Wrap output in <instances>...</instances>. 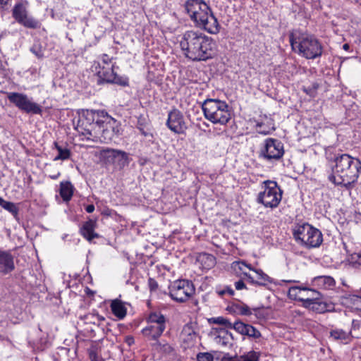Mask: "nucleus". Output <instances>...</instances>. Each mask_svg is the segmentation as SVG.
Listing matches in <instances>:
<instances>
[{
    "label": "nucleus",
    "mask_w": 361,
    "mask_h": 361,
    "mask_svg": "<svg viewBox=\"0 0 361 361\" xmlns=\"http://www.w3.org/2000/svg\"><path fill=\"white\" fill-rule=\"evenodd\" d=\"M293 235L297 240L309 248L319 247L323 241L321 231L308 224L296 226Z\"/></svg>",
    "instance_id": "obj_7"
},
{
    "label": "nucleus",
    "mask_w": 361,
    "mask_h": 361,
    "mask_svg": "<svg viewBox=\"0 0 361 361\" xmlns=\"http://www.w3.org/2000/svg\"><path fill=\"white\" fill-rule=\"evenodd\" d=\"M112 58H110L107 54H103L101 58L102 66L110 67L111 63Z\"/></svg>",
    "instance_id": "obj_40"
},
{
    "label": "nucleus",
    "mask_w": 361,
    "mask_h": 361,
    "mask_svg": "<svg viewBox=\"0 0 361 361\" xmlns=\"http://www.w3.org/2000/svg\"><path fill=\"white\" fill-rule=\"evenodd\" d=\"M348 261L350 264L355 268L361 267V250L352 253L349 255Z\"/></svg>",
    "instance_id": "obj_33"
},
{
    "label": "nucleus",
    "mask_w": 361,
    "mask_h": 361,
    "mask_svg": "<svg viewBox=\"0 0 361 361\" xmlns=\"http://www.w3.org/2000/svg\"><path fill=\"white\" fill-rule=\"evenodd\" d=\"M148 326L142 329V334L153 340H157L166 329V319L161 313L153 312L149 315Z\"/></svg>",
    "instance_id": "obj_11"
},
{
    "label": "nucleus",
    "mask_w": 361,
    "mask_h": 361,
    "mask_svg": "<svg viewBox=\"0 0 361 361\" xmlns=\"http://www.w3.org/2000/svg\"><path fill=\"white\" fill-rule=\"evenodd\" d=\"M235 288L237 290H242V289L246 288V286L243 281L240 280L235 283Z\"/></svg>",
    "instance_id": "obj_43"
},
{
    "label": "nucleus",
    "mask_w": 361,
    "mask_h": 361,
    "mask_svg": "<svg viewBox=\"0 0 361 361\" xmlns=\"http://www.w3.org/2000/svg\"><path fill=\"white\" fill-rule=\"evenodd\" d=\"M209 321L210 323L221 325L227 329H233V324L223 317H213L209 319Z\"/></svg>",
    "instance_id": "obj_34"
},
{
    "label": "nucleus",
    "mask_w": 361,
    "mask_h": 361,
    "mask_svg": "<svg viewBox=\"0 0 361 361\" xmlns=\"http://www.w3.org/2000/svg\"><path fill=\"white\" fill-rule=\"evenodd\" d=\"M157 349L165 354H171L173 352V348L168 343H161L160 342L157 343Z\"/></svg>",
    "instance_id": "obj_36"
},
{
    "label": "nucleus",
    "mask_w": 361,
    "mask_h": 361,
    "mask_svg": "<svg viewBox=\"0 0 361 361\" xmlns=\"http://www.w3.org/2000/svg\"><path fill=\"white\" fill-rule=\"evenodd\" d=\"M218 293H219V295H223L226 294V290L224 289L222 290H220V291L218 292Z\"/></svg>",
    "instance_id": "obj_49"
},
{
    "label": "nucleus",
    "mask_w": 361,
    "mask_h": 361,
    "mask_svg": "<svg viewBox=\"0 0 361 361\" xmlns=\"http://www.w3.org/2000/svg\"><path fill=\"white\" fill-rule=\"evenodd\" d=\"M2 207L13 214H16L18 212L16 206L14 203L11 202L5 201Z\"/></svg>",
    "instance_id": "obj_38"
},
{
    "label": "nucleus",
    "mask_w": 361,
    "mask_h": 361,
    "mask_svg": "<svg viewBox=\"0 0 361 361\" xmlns=\"http://www.w3.org/2000/svg\"><path fill=\"white\" fill-rule=\"evenodd\" d=\"M287 282L290 283V282H295V281L289 280V281H287Z\"/></svg>",
    "instance_id": "obj_54"
},
{
    "label": "nucleus",
    "mask_w": 361,
    "mask_h": 361,
    "mask_svg": "<svg viewBox=\"0 0 361 361\" xmlns=\"http://www.w3.org/2000/svg\"><path fill=\"white\" fill-rule=\"evenodd\" d=\"M232 326L233 329L242 335H246L253 338H259L261 336L260 332L255 327L242 322H235Z\"/></svg>",
    "instance_id": "obj_21"
},
{
    "label": "nucleus",
    "mask_w": 361,
    "mask_h": 361,
    "mask_svg": "<svg viewBox=\"0 0 361 361\" xmlns=\"http://www.w3.org/2000/svg\"><path fill=\"white\" fill-rule=\"evenodd\" d=\"M254 274L247 275V279L252 283L260 286H265L268 283H272V279L265 274L262 269L252 268L251 270Z\"/></svg>",
    "instance_id": "obj_20"
},
{
    "label": "nucleus",
    "mask_w": 361,
    "mask_h": 361,
    "mask_svg": "<svg viewBox=\"0 0 361 361\" xmlns=\"http://www.w3.org/2000/svg\"><path fill=\"white\" fill-rule=\"evenodd\" d=\"M30 51L39 59L44 57V49L39 42H35Z\"/></svg>",
    "instance_id": "obj_35"
},
{
    "label": "nucleus",
    "mask_w": 361,
    "mask_h": 361,
    "mask_svg": "<svg viewBox=\"0 0 361 361\" xmlns=\"http://www.w3.org/2000/svg\"><path fill=\"white\" fill-rule=\"evenodd\" d=\"M185 8L197 27L211 34L219 32L220 25L216 18L203 0H188Z\"/></svg>",
    "instance_id": "obj_4"
},
{
    "label": "nucleus",
    "mask_w": 361,
    "mask_h": 361,
    "mask_svg": "<svg viewBox=\"0 0 361 361\" xmlns=\"http://www.w3.org/2000/svg\"><path fill=\"white\" fill-rule=\"evenodd\" d=\"M90 357L92 361H104V360L99 358L96 355H91Z\"/></svg>",
    "instance_id": "obj_45"
},
{
    "label": "nucleus",
    "mask_w": 361,
    "mask_h": 361,
    "mask_svg": "<svg viewBox=\"0 0 361 361\" xmlns=\"http://www.w3.org/2000/svg\"><path fill=\"white\" fill-rule=\"evenodd\" d=\"M55 147L58 151V154L55 157L54 161L57 160H67L71 157V151L66 147H62L59 145L57 142L54 143Z\"/></svg>",
    "instance_id": "obj_28"
},
{
    "label": "nucleus",
    "mask_w": 361,
    "mask_h": 361,
    "mask_svg": "<svg viewBox=\"0 0 361 361\" xmlns=\"http://www.w3.org/2000/svg\"><path fill=\"white\" fill-rule=\"evenodd\" d=\"M288 295L289 298L298 300L302 302V307L307 305L317 299L322 298V294L312 288L305 286H292L288 289Z\"/></svg>",
    "instance_id": "obj_10"
},
{
    "label": "nucleus",
    "mask_w": 361,
    "mask_h": 361,
    "mask_svg": "<svg viewBox=\"0 0 361 361\" xmlns=\"http://www.w3.org/2000/svg\"><path fill=\"white\" fill-rule=\"evenodd\" d=\"M79 122L87 140L107 143L114 136L116 121L104 111L86 110Z\"/></svg>",
    "instance_id": "obj_1"
},
{
    "label": "nucleus",
    "mask_w": 361,
    "mask_h": 361,
    "mask_svg": "<svg viewBox=\"0 0 361 361\" xmlns=\"http://www.w3.org/2000/svg\"><path fill=\"white\" fill-rule=\"evenodd\" d=\"M11 0H0V9L6 10Z\"/></svg>",
    "instance_id": "obj_42"
},
{
    "label": "nucleus",
    "mask_w": 361,
    "mask_h": 361,
    "mask_svg": "<svg viewBox=\"0 0 361 361\" xmlns=\"http://www.w3.org/2000/svg\"><path fill=\"white\" fill-rule=\"evenodd\" d=\"M231 267L236 274H243L247 278L250 274L246 270L249 269L251 271L253 268L251 264H247L244 261H235L231 264Z\"/></svg>",
    "instance_id": "obj_23"
},
{
    "label": "nucleus",
    "mask_w": 361,
    "mask_h": 361,
    "mask_svg": "<svg viewBox=\"0 0 361 361\" xmlns=\"http://www.w3.org/2000/svg\"><path fill=\"white\" fill-rule=\"evenodd\" d=\"M180 338L185 343V348H189L195 344L197 333L192 324L184 325L180 334Z\"/></svg>",
    "instance_id": "obj_19"
},
{
    "label": "nucleus",
    "mask_w": 361,
    "mask_h": 361,
    "mask_svg": "<svg viewBox=\"0 0 361 361\" xmlns=\"http://www.w3.org/2000/svg\"><path fill=\"white\" fill-rule=\"evenodd\" d=\"M197 361H214V357L209 353H200L197 356Z\"/></svg>",
    "instance_id": "obj_39"
},
{
    "label": "nucleus",
    "mask_w": 361,
    "mask_h": 361,
    "mask_svg": "<svg viewBox=\"0 0 361 361\" xmlns=\"http://www.w3.org/2000/svg\"><path fill=\"white\" fill-rule=\"evenodd\" d=\"M259 133H262V134H264V135H267V134L269 133V131H266V130H259Z\"/></svg>",
    "instance_id": "obj_50"
},
{
    "label": "nucleus",
    "mask_w": 361,
    "mask_h": 361,
    "mask_svg": "<svg viewBox=\"0 0 361 361\" xmlns=\"http://www.w3.org/2000/svg\"><path fill=\"white\" fill-rule=\"evenodd\" d=\"M148 286L151 291H154L158 288L157 282L152 278H149L148 280Z\"/></svg>",
    "instance_id": "obj_41"
},
{
    "label": "nucleus",
    "mask_w": 361,
    "mask_h": 361,
    "mask_svg": "<svg viewBox=\"0 0 361 361\" xmlns=\"http://www.w3.org/2000/svg\"><path fill=\"white\" fill-rule=\"evenodd\" d=\"M6 94L9 102L20 110L34 114H39L42 112L40 106L32 102L26 94L18 92H7Z\"/></svg>",
    "instance_id": "obj_12"
},
{
    "label": "nucleus",
    "mask_w": 361,
    "mask_h": 361,
    "mask_svg": "<svg viewBox=\"0 0 361 361\" xmlns=\"http://www.w3.org/2000/svg\"><path fill=\"white\" fill-rule=\"evenodd\" d=\"M351 331L348 332L342 329H335L330 332L331 337L337 341H346L349 338Z\"/></svg>",
    "instance_id": "obj_29"
},
{
    "label": "nucleus",
    "mask_w": 361,
    "mask_h": 361,
    "mask_svg": "<svg viewBox=\"0 0 361 361\" xmlns=\"http://www.w3.org/2000/svg\"><path fill=\"white\" fill-rule=\"evenodd\" d=\"M85 210L87 213H92L94 210V206L93 204H88L86 207Z\"/></svg>",
    "instance_id": "obj_44"
},
{
    "label": "nucleus",
    "mask_w": 361,
    "mask_h": 361,
    "mask_svg": "<svg viewBox=\"0 0 361 361\" xmlns=\"http://www.w3.org/2000/svg\"><path fill=\"white\" fill-rule=\"evenodd\" d=\"M292 49L307 59H314L322 56L323 47L313 35L295 30L289 35Z\"/></svg>",
    "instance_id": "obj_5"
},
{
    "label": "nucleus",
    "mask_w": 361,
    "mask_h": 361,
    "mask_svg": "<svg viewBox=\"0 0 361 361\" xmlns=\"http://www.w3.org/2000/svg\"><path fill=\"white\" fill-rule=\"evenodd\" d=\"M335 165L329 180L336 185L350 186L357 181L361 171V161L347 154L337 156L334 159Z\"/></svg>",
    "instance_id": "obj_3"
},
{
    "label": "nucleus",
    "mask_w": 361,
    "mask_h": 361,
    "mask_svg": "<svg viewBox=\"0 0 361 361\" xmlns=\"http://www.w3.org/2000/svg\"><path fill=\"white\" fill-rule=\"evenodd\" d=\"M166 126L177 134L183 133L187 128L183 116L178 109H173L169 113Z\"/></svg>",
    "instance_id": "obj_17"
},
{
    "label": "nucleus",
    "mask_w": 361,
    "mask_h": 361,
    "mask_svg": "<svg viewBox=\"0 0 361 361\" xmlns=\"http://www.w3.org/2000/svg\"><path fill=\"white\" fill-rule=\"evenodd\" d=\"M361 332V328H358L357 326L356 327V333H360Z\"/></svg>",
    "instance_id": "obj_52"
},
{
    "label": "nucleus",
    "mask_w": 361,
    "mask_h": 361,
    "mask_svg": "<svg viewBox=\"0 0 361 361\" xmlns=\"http://www.w3.org/2000/svg\"><path fill=\"white\" fill-rule=\"evenodd\" d=\"M204 117L214 124L226 125L231 119V112L226 102L207 99L202 104Z\"/></svg>",
    "instance_id": "obj_6"
},
{
    "label": "nucleus",
    "mask_w": 361,
    "mask_h": 361,
    "mask_svg": "<svg viewBox=\"0 0 361 361\" xmlns=\"http://www.w3.org/2000/svg\"><path fill=\"white\" fill-rule=\"evenodd\" d=\"M96 222L92 219L86 221L80 228L81 235L88 241H91L95 238H98L99 235L94 232Z\"/></svg>",
    "instance_id": "obj_22"
},
{
    "label": "nucleus",
    "mask_w": 361,
    "mask_h": 361,
    "mask_svg": "<svg viewBox=\"0 0 361 361\" xmlns=\"http://www.w3.org/2000/svg\"><path fill=\"white\" fill-rule=\"evenodd\" d=\"M232 307L235 312L241 315L248 316L252 314L250 308L244 303H235Z\"/></svg>",
    "instance_id": "obj_31"
},
{
    "label": "nucleus",
    "mask_w": 361,
    "mask_h": 361,
    "mask_svg": "<svg viewBox=\"0 0 361 361\" xmlns=\"http://www.w3.org/2000/svg\"><path fill=\"white\" fill-rule=\"evenodd\" d=\"M352 336L360 338L361 337V321H353V327L351 330Z\"/></svg>",
    "instance_id": "obj_37"
},
{
    "label": "nucleus",
    "mask_w": 361,
    "mask_h": 361,
    "mask_svg": "<svg viewBox=\"0 0 361 361\" xmlns=\"http://www.w3.org/2000/svg\"><path fill=\"white\" fill-rule=\"evenodd\" d=\"M264 190L258 194L257 202L265 207H278L282 199V190L276 182L266 180L263 182Z\"/></svg>",
    "instance_id": "obj_8"
},
{
    "label": "nucleus",
    "mask_w": 361,
    "mask_h": 361,
    "mask_svg": "<svg viewBox=\"0 0 361 361\" xmlns=\"http://www.w3.org/2000/svg\"><path fill=\"white\" fill-rule=\"evenodd\" d=\"M328 305L322 300V298L310 302L305 308L312 310L317 313H324L328 311Z\"/></svg>",
    "instance_id": "obj_27"
},
{
    "label": "nucleus",
    "mask_w": 361,
    "mask_h": 361,
    "mask_svg": "<svg viewBox=\"0 0 361 361\" xmlns=\"http://www.w3.org/2000/svg\"><path fill=\"white\" fill-rule=\"evenodd\" d=\"M12 16L17 23L25 27L37 29L40 27V23L28 15L26 6L22 3H18L14 6L12 9Z\"/></svg>",
    "instance_id": "obj_13"
},
{
    "label": "nucleus",
    "mask_w": 361,
    "mask_h": 361,
    "mask_svg": "<svg viewBox=\"0 0 361 361\" xmlns=\"http://www.w3.org/2000/svg\"><path fill=\"white\" fill-rule=\"evenodd\" d=\"M142 134L144 135L145 136H147V133L143 130H142Z\"/></svg>",
    "instance_id": "obj_53"
},
{
    "label": "nucleus",
    "mask_w": 361,
    "mask_h": 361,
    "mask_svg": "<svg viewBox=\"0 0 361 361\" xmlns=\"http://www.w3.org/2000/svg\"><path fill=\"white\" fill-rule=\"evenodd\" d=\"M221 361H259V354L255 351H250L245 355L239 357L224 356Z\"/></svg>",
    "instance_id": "obj_24"
},
{
    "label": "nucleus",
    "mask_w": 361,
    "mask_h": 361,
    "mask_svg": "<svg viewBox=\"0 0 361 361\" xmlns=\"http://www.w3.org/2000/svg\"><path fill=\"white\" fill-rule=\"evenodd\" d=\"M99 157L106 164H111L118 162L120 165L128 164V154L122 150L104 148L99 151Z\"/></svg>",
    "instance_id": "obj_16"
},
{
    "label": "nucleus",
    "mask_w": 361,
    "mask_h": 361,
    "mask_svg": "<svg viewBox=\"0 0 361 361\" xmlns=\"http://www.w3.org/2000/svg\"><path fill=\"white\" fill-rule=\"evenodd\" d=\"M15 269L14 258L9 251L0 248V274H8Z\"/></svg>",
    "instance_id": "obj_18"
},
{
    "label": "nucleus",
    "mask_w": 361,
    "mask_h": 361,
    "mask_svg": "<svg viewBox=\"0 0 361 361\" xmlns=\"http://www.w3.org/2000/svg\"><path fill=\"white\" fill-rule=\"evenodd\" d=\"M111 309L113 314L118 319H123L126 315V308L121 300H113L111 304Z\"/></svg>",
    "instance_id": "obj_26"
},
{
    "label": "nucleus",
    "mask_w": 361,
    "mask_h": 361,
    "mask_svg": "<svg viewBox=\"0 0 361 361\" xmlns=\"http://www.w3.org/2000/svg\"><path fill=\"white\" fill-rule=\"evenodd\" d=\"M349 48H350V46H349V44H344L343 45V49L344 50H345V51H348V50L349 49Z\"/></svg>",
    "instance_id": "obj_48"
},
{
    "label": "nucleus",
    "mask_w": 361,
    "mask_h": 361,
    "mask_svg": "<svg viewBox=\"0 0 361 361\" xmlns=\"http://www.w3.org/2000/svg\"><path fill=\"white\" fill-rule=\"evenodd\" d=\"M315 281L319 285H322L324 288H330L335 284L334 279L331 276H321L315 278Z\"/></svg>",
    "instance_id": "obj_30"
},
{
    "label": "nucleus",
    "mask_w": 361,
    "mask_h": 361,
    "mask_svg": "<svg viewBox=\"0 0 361 361\" xmlns=\"http://www.w3.org/2000/svg\"><path fill=\"white\" fill-rule=\"evenodd\" d=\"M195 290L192 283L188 280H177L169 286L171 298L178 302L187 301Z\"/></svg>",
    "instance_id": "obj_9"
},
{
    "label": "nucleus",
    "mask_w": 361,
    "mask_h": 361,
    "mask_svg": "<svg viewBox=\"0 0 361 361\" xmlns=\"http://www.w3.org/2000/svg\"><path fill=\"white\" fill-rule=\"evenodd\" d=\"M284 154L283 145L278 140L268 138L260 152V157L267 161L279 160Z\"/></svg>",
    "instance_id": "obj_15"
},
{
    "label": "nucleus",
    "mask_w": 361,
    "mask_h": 361,
    "mask_svg": "<svg viewBox=\"0 0 361 361\" xmlns=\"http://www.w3.org/2000/svg\"><path fill=\"white\" fill-rule=\"evenodd\" d=\"M214 40L197 30L184 32L180 40V47L183 55L194 61H207L215 54Z\"/></svg>",
    "instance_id": "obj_2"
},
{
    "label": "nucleus",
    "mask_w": 361,
    "mask_h": 361,
    "mask_svg": "<svg viewBox=\"0 0 361 361\" xmlns=\"http://www.w3.org/2000/svg\"><path fill=\"white\" fill-rule=\"evenodd\" d=\"M225 290L226 293H228L230 295H233L234 294V290L231 288L227 287Z\"/></svg>",
    "instance_id": "obj_47"
},
{
    "label": "nucleus",
    "mask_w": 361,
    "mask_h": 361,
    "mask_svg": "<svg viewBox=\"0 0 361 361\" xmlns=\"http://www.w3.org/2000/svg\"><path fill=\"white\" fill-rule=\"evenodd\" d=\"M199 260L201 262H204L205 268L209 269L213 267L216 264L215 257L212 255L203 254L200 256Z\"/></svg>",
    "instance_id": "obj_32"
},
{
    "label": "nucleus",
    "mask_w": 361,
    "mask_h": 361,
    "mask_svg": "<svg viewBox=\"0 0 361 361\" xmlns=\"http://www.w3.org/2000/svg\"><path fill=\"white\" fill-rule=\"evenodd\" d=\"M6 200H4L2 197H0V206H3Z\"/></svg>",
    "instance_id": "obj_51"
},
{
    "label": "nucleus",
    "mask_w": 361,
    "mask_h": 361,
    "mask_svg": "<svg viewBox=\"0 0 361 361\" xmlns=\"http://www.w3.org/2000/svg\"><path fill=\"white\" fill-rule=\"evenodd\" d=\"M95 71L98 75V83L107 82L116 83L122 86H127L128 85L126 79H123L114 71V65L110 67L103 66L101 67V63L98 62L97 65L94 64Z\"/></svg>",
    "instance_id": "obj_14"
},
{
    "label": "nucleus",
    "mask_w": 361,
    "mask_h": 361,
    "mask_svg": "<svg viewBox=\"0 0 361 361\" xmlns=\"http://www.w3.org/2000/svg\"><path fill=\"white\" fill-rule=\"evenodd\" d=\"M73 195V186L69 181H64L60 183V195L63 200L68 202Z\"/></svg>",
    "instance_id": "obj_25"
},
{
    "label": "nucleus",
    "mask_w": 361,
    "mask_h": 361,
    "mask_svg": "<svg viewBox=\"0 0 361 361\" xmlns=\"http://www.w3.org/2000/svg\"><path fill=\"white\" fill-rule=\"evenodd\" d=\"M61 175V173L60 172H57L55 174H53V175H50L49 177L53 179V180H56Z\"/></svg>",
    "instance_id": "obj_46"
}]
</instances>
